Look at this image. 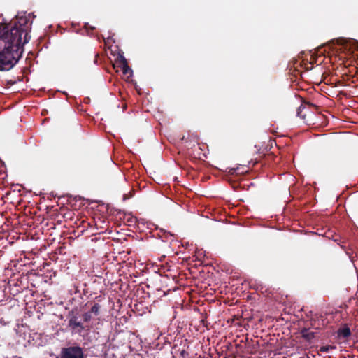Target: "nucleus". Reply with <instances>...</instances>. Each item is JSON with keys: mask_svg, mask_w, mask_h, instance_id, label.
I'll return each mask as SVG.
<instances>
[{"mask_svg": "<svg viewBox=\"0 0 358 358\" xmlns=\"http://www.w3.org/2000/svg\"><path fill=\"white\" fill-rule=\"evenodd\" d=\"M29 20L17 17L10 24H0V71L12 69L22 57L23 46L28 43Z\"/></svg>", "mask_w": 358, "mask_h": 358, "instance_id": "1", "label": "nucleus"}, {"mask_svg": "<svg viewBox=\"0 0 358 358\" xmlns=\"http://www.w3.org/2000/svg\"><path fill=\"white\" fill-rule=\"evenodd\" d=\"M91 313H85L80 315H74L69 321V327H71L72 334L83 335L90 331L92 326L89 324L92 320Z\"/></svg>", "mask_w": 358, "mask_h": 358, "instance_id": "2", "label": "nucleus"}, {"mask_svg": "<svg viewBox=\"0 0 358 358\" xmlns=\"http://www.w3.org/2000/svg\"><path fill=\"white\" fill-rule=\"evenodd\" d=\"M297 116L308 125L322 126L323 124V122L321 121L324 117L323 113H297Z\"/></svg>", "mask_w": 358, "mask_h": 358, "instance_id": "3", "label": "nucleus"}, {"mask_svg": "<svg viewBox=\"0 0 358 358\" xmlns=\"http://www.w3.org/2000/svg\"><path fill=\"white\" fill-rule=\"evenodd\" d=\"M69 358H85L83 349L79 346L69 347Z\"/></svg>", "mask_w": 358, "mask_h": 358, "instance_id": "4", "label": "nucleus"}, {"mask_svg": "<svg viewBox=\"0 0 358 358\" xmlns=\"http://www.w3.org/2000/svg\"><path fill=\"white\" fill-rule=\"evenodd\" d=\"M318 107L310 102L303 101L298 109V112H301L303 110H308L310 111L317 110Z\"/></svg>", "mask_w": 358, "mask_h": 358, "instance_id": "5", "label": "nucleus"}, {"mask_svg": "<svg viewBox=\"0 0 358 358\" xmlns=\"http://www.w3.org/2000/svg\"><path fill=\"white\" fill-rule=\"evenodd\" d=\"M157 236H159V238L162 240V241L164 242L173 241V234L164 229H160L159 231L157 233Z\"/></svg>", "mask_w": 358, "mask_h": 358, "instance_id": "6", "label": "nucleus"}, {"mask_svg": "<svg viewBox=\"0 0 358 358\" xmlns=\"http://www.w3.org/2000/svg\"><path fill=\"white\" fill-rule=\"evenodd\" d=\"M351 335V331L350 328L345 325L342 328H340L338 331V336L339 337H343L344 338H348Z\"/></svg>", "mask_w": 358, "mask_h": 358, "instance_id": "7", "label": "nucleus"}, {"mask_svg": "<svg viewBox=\"0 0 358 358\" xmlns=\"http://www.w3.org/2000/svg\"><path fill=\"white\" fill-rule=\"evenodd\" d=\"M301 334L302 337L307 341H310L315 337V333L306 328L303 329Z\"/></svg>", "mask_w": 358, "mask_h": 358, "instance_id": "8", "label": "nucleus"}, {"mask_svg": "<svg viewBox=\"0 0 358 358\" xmlns=\"http://www.w3.org/2000/svg\"><path fill=\"white\" fill-rule=\"evenodd\" d=\"M121 64L122 66V73L124 75H127L129 73H132V70L129 66L127 59L124 57H122Z\"/></svg>", "mask_w": 358, "mask_h": 358, "instance_id": "9", "label": "nucleus"}, {"mask_svg": "<svg viewBox=\"0 0 358 358\" xmlns=\"http://www.w3.org/2000/svg\"><path fill=\"white\" fill-rule=\"evenodd\" d=\"M100 306L98 303H95L91 308V310L89 313H91V315L94 313L95 315H98L99 313Z\"/></svg>", "mask_w": 358, "mask_h": 358, "instance_id": "10", "label": "nucleus"}, {"mask_svg": "<svg viewBox=\"0 0 358 358\" xmlns=\"http://www.w3.org/2000/svg\"><path fill=\"white\" fill-rule=\"evenodd\" d=\"M60 358H67V348H62L60 355Z\"/></svg>", "mask_w": 358, "mask_h": 358, "instance_id": "11", "label": "nucleus"}, {"mask_svg": "<svg viewBox=\"0 0 358 358\" xmlns=\"http://www.w3.org/2000/svg\"><path fill=\"white\" fill-rule=\"evenodd\" d=\"M334 347L331 345H327V346H322L320 348V351L322 352H329L330 348H333Z\"/></svg>", "mask_w": 358, "mask_h": 358, "instance_id": "12", "label": "nucleus"}, {"mask_svg": "<svg viewBox=\"0 0 358 358\" xmlns=\"http://www.w3.org/2000/svg\"><path fill=\"white\" fill-rule=\"evenodd\" d=\"M85 27L87 31H88V29H90L91 31H93L94 29H95L94 27L90 26L89 24H85Z\"/></svg>", "mask_w": 358, "mask_h": 358, "instance_id": "13", "label": "nucleus"}, {"mask_svg": "<svg viewBox=\"0 0 358 358\" xmlns=\"http://www.w3.org/2000/svg\"><path fill=\"white\" fill-rule=\"evenodd\" d=\"M71 202H72L71 196L69 195V201H68L69 205H71Z\"/></svg>", "mask_w": 358, "mask_h": 358, "instance_id": "14", "label": "nucleus"}, {"mask_svg": "<svg viewBox=\"0 0 358 358\" xmlns=\"http://www.w3.org/2000/svg\"><path fill=\"white\" fill-rule=\"evenodd\" d=\"M68 231H69V234H71L72 232H73V233H75V232H76L74 229H73V231H71L69 228V229H68Z\"/></svg>", "mask_w": 358, "mask_h": 358, "instance_id": "15", "label": "nucleus"}, {"mask_svg": "<svg viewBox=\"0 0 358 358\" xmlns=\"http://www.w3.org/2000/svg\"><path fill=\"white\" fill-rule=\"evenodd\" d=\"M70 221L72 222L73 221V219L71 217V216L70 217Z\"/></svg>", "mask_w": 358, "mask_h": 358, "instance_id": "16", "label": "nucleus"}, {"mask_svg": "<svg viewBox=\"0 0 358 358\" xmlns=\"http://www.w3.org/2000/svg\"><path fill=\"white\" fill-rule=\"evenodd\" d=\"M83 229H81L79 233H83Z\"/></svg>", "mask_w": 358, "mask_h": 358, "instance_id": "17", "label": "nucleus"}, {"mask_svg": "<svg viewBox=\"0 0 358 358\" xmlns=\"http://www.w3.org/2000/svg\"><path fill=\"white\" fill-rule=\"evenodd\" d=\"M224 358H227V357H224Z\"/></svg>", "mask_w": 358, "mask_h": 358, "instance_id": "18", "label": "nucleus"}]
</instances>
